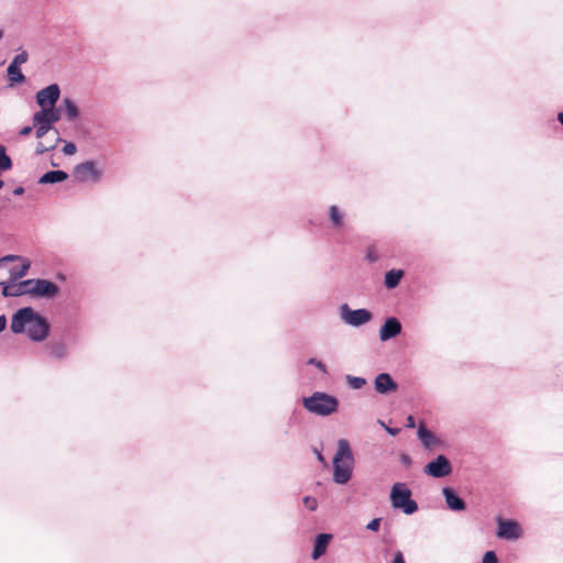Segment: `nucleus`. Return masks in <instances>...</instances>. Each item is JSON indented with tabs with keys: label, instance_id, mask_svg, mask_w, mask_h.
Listing matches in <instances>:
<instances>
[{
	"label": "nucleus",
	"instance_id": "nucleus-1",
	"mask_svg": "<svg viewBox=\"0 0 563 563\" xmlns=\"http://www.w3.org/2000/svg\"><path fill=\"white\" fill-rule=\"evenodd\" d=\"M11 330L14 333L26 331L31 340L43 341L48 335L49 324L45 318L36 313L32 308L26 307L13 314Z\"/></svg>",
	"mask_w": 563,
	"mask_h": 563
},
{
	"label": "nucleus",
	"instance_id": "nucleus-2",
	"mask_svg": "<svg viewBox=\"0 0 563 563\" xmlns=\"http://www.w3.org/2000/svg\"><path fill=\"white\" fill-rule=\"evenodd\" d=\"M353 454L346 439H340L338 451L333 459V479L338 484H345L350 481L353 466Z\"/></svg>",
	"mask_w": 563,
	"mask_h": 563
},
{
	"label": "nucleus",
	"instance_id": "nucleus-3",
	"mask_svg": "<svg viewBox=\"0 0 563 563\" xmlns=\"http://www.w3.org/2000/svg\"><path fill=\"white\" fill-rule=\"evenodd\" d=\"M303 407L311 413L318 416H330L338 411L339 400L336 397L316 391L309 397L302 399Z\"/></svg>",
	"mask_w": 563,
	"mask_h": 563
},
{
	"label": "nucleus",
	"instance_id": "nucleus-4",
	"mask_svg": "<svg viewBox=\"0 0 563 563\" xmlns=\"http://www.w3.org/2000/svg\"><path fill=\"white\" fill-rule=\"evenodd\" d=\"M390 500L394 508L401 509L405 514L411 515L417 511V503L411 499V492L405 484L397 483L393 486Z\"/></svg>",
	"mask_w": 563,
	"mask_h": 563
},
{
	"label": "nucleus",
	"instance_id": "nucleus-5",
	"mask_svg": "<svg viewBox=\"0 0 563 563\" xmlns=\"http://www.w3.org/2000/svg\"><path fill=\"white\" fill-rule=\"evenodd\" d=\"M341 318L347 324L360 327L372 319V313L366 309L352 310L346 303H344L341 306Z\"/></svg>",
	"mask_w": 563,
	"mask_h": 563
},
{
	"label": "nucleus",
	"instance_id": "nucleus-6",
	"mask_svg": "<svg viewBox=\"0 0 563 563\" xmlns=\"http://www.w3.org/2000/svg\"><path fill=\"white\" fill-rule=\"evenodd\" d=\"M30 295L33 297L53 298L58 292L55 283L46 279H30Z\"/></svg>",
	"mask_w": 563,
	"mask_h": 563
},
{
	"label": "nucleus",
	"instance_id": "nucleus-7",
	"mask_svg": "<svg viewBox=\"0 0 563 563\" xmlns=\"http://www.w3.org/2000/svg\"><path fill=\"white\" fill-rule=\"evenodd\" d=\"M498 523L497 537L505 540H517L522 534L520 525L515 520L496 519Z\"/></svg>",
	"mask_w": 563,
	"mask_h": 563
},
{
	"label": "nucleus",
	"instance_id": "nucleus-8",
	"mask_svg": "<svg viewBox=\"0 0 563 563\" xmlns=\"http://www.w3.org/2000/svg\"><path fill=\"white\" fill-rule=\"evenodd\" d=\"M424 473L432 477L441 478L452 473V466L446 456L439 455L424 466Z\"/></svg>",
	"mask_w": 563,
	"mask_h": 563
},
{
	"label": "nucleus",
	"instance_id": "nucleus-9",
	"mask_svg": "<svg viewBox=\"0 0 563 563\" xmlns=\"http://www.w3.org/2000/svg\"><path fill=\"white\" fill-rule=\"evenodd\" d=\"M74 175L81 183L97 181L101 176V172L92 161H87L75 167Z\"/></svg>",
	"mask_w": 563,
	"mask_h": 563
},
{
	"label": "nucleus",
	"instance_id": "nucleus-10",
	"mask_svg": "<svg viewBox=\"0 0 563 563\" xmlns=\"http://www.w3.org/2000/svg\"><path fill=\"white\" fill-rule=\"evenodd\" d=\"M59 87L53 84L36 93V102L41 108H54L59 98Z\"/></svg>",
	"mask_w": 563,
	"mask_h": 563
},
{
	"label": "nucleus",
	"instance_id": "nucleus-11",
	"mask_svg": "<svg viewBox=\"0 0 563 563\" xmlns=\"http://www.w3.org/2000/svg\"><path fill=\"white\" fill-rule=\"evenodd\" d=\"M60 112L55 108H42L33 115V124H46L52 129V124L59 121Z\"/></svg>",
	"mask_w": 563,
	"mask_h": 563
},
{
	"label": "nucleus",
	"instance_id": "nucleus-12",
	"mask_svg": "<svg viewBox=\"0 0 563 563\" xmlns=\"http://www.w3.org/2000/svg\"><path fill=\"white\" fill-rule=\"evenodd\" d=\"M401 332V323L396 318H389L385 321L379 330L382 341H387L395 338Z\"/></svg>",
	"mask_w": 563,
	"mask_h": 563
},
{
	"label": "nucleus",
	"instance_id": "nucleus-13",
	"mask_svg": "<svg viewBox=\"0 0 563 563\" xmlns=\"http://www.w3.org/2000/svg\"><path fill=\"white\" fill-rule=\"evenodd\" d=\"M30 279L20 283H12L3 285L2 294L5 297H16L22 295H30Z\"/></svg>",
	"mask_w": 563,
	"mask_h": 563
},
{
	"label": "nucleus",
	"instance_id": "nucleus-14",
	"mask_svg": "<svg viewBox=\"0 0 563 563\" xmlns=\"http://www.w3.org/2000/svg\"><path fill=\"white\" fill-rule=\"evenodd\" d=\"M375 389L379 394H387L397 390V384L387 373H382L375 378Z\"/></svg>",
	"mask_w": 563,
	"mask_h": 563
},
{
	"label": "nucleus",
	"instance_id": "nucleus-15",
	"mask_svg": "<svg viewBox=\"0 0 563 563\" xmlns=\"http://www.w3.org/2000/svg\"><path fill=\"white\" fill-rule=\"evenodd\" d=\"M442 493L450 509L454 511H462L466 508L464 500L461 499L452 488L444 487Z\"/></svg>",
	"mask_w": 563,
	"mask_h": 563
},
{
	"label": "nucleus",
	"instance_id": "nucleus-16",
	"mask_svg": "<svg viewBox=\"0 0 563 563\" xmlns=\"http://www.w3.org/2000/svg\"><path fill=\"white\" fill-rule=\"evenodd\" d=\"M331 539H332V536L327 534V533H321L317 537L314 548L312 551L313 560L319 559L320 556H322L325 553L328 544Z\"/></svg>",
	"mask_w": 563,
	"mask_h": 563
},
{
	"label": "nucleus",
	"instance_id": "nucleus-17",
	"mask_svg": "<svg viewBox=\"0 0 563 563\" xmlns=\"http://www.w3.org/2000/svg\"><path fill=\"white\" fill-rule=\"evenodd\" d=\"M68 178V175L63 170H51L45 173L38 180L40 184H55L64 181Z\"/></svg>",
	"mask_w": 563,
	"mask_h": 563
},
{
	"label": "nucleus",
	"instance_id": "nucleus-18",
	"mask_svg": "<svg viewBox=\"0 0 563 563\" xmlns=\"http://www.w3.org/2000/svg\"><path fill=\"white\" fill-rule=\"evenodd\" d=\"M404 276V272L401 269H391L385 275V286L388 289H393L398 286L401 278Z\"/></svg>",
	"mask_w": 563,
	"mask_h": 563
},
{
	"label": "nucleus",
	"instance_id": "nucleus-19",
	"mask_svg": "<svg viewBox=\"0 0 563 563\" xmlns=\"http://www.w3.org/2000/svg\"><path fill=\"white\" fill-rule=\"evenodd\" d=\"M418 437L419 439L421 440V442L423 443V445L426 448H431L435 444L437 440H435V437L433 435V433L431 431H429L423 423H421L419 426V429H418Z\"/></svg>",
	"mask_w": 563,
	"mask_h": 563
},
{
	"label": "nucleus",
	"instance_id": "nucleus-20",
	"mask_svg": "<svg viewBox=\"0 0 563 563\" xmlns=\"http://www.w3.org/2000/svg\"><path fill=\"white\" fill-rule=\"evenodd\" d=\"M7 74H8V79H9L10 86H14L16 84L24 82V80H25V77L22 74L20 67L9 65V67L7 69Z\"/></svg>",
	"mask_w": 563,
	"mask_h": 563
},
{
	"label": "nucleus",
	"instance_id": "nucleus-21",
	"mask_svg": "<svg viewBox=\"0 0 563 563\" xmlns=\"http://www.w3.org/2000/svg\"><path fill=\"white\" fill-rule=\"evenodd\" d=\"M48 353L52 357L63 358L67 354V347L64 343L57 342L48 345Z\"/></svg>",
	"mask_w": 563,
	"mask_h": 563
},
{
	"label": "nucleus",
	"instance_id": "nucleus-22",
	"mask_svg": "<svg viewBox=\"0 0 563 563\" xmlns=\"http://www.w3.org/2000/svg\"><path fill=\"white\" fill-rule=\"evenodd\" d=\"M65 113L68 120L73 121L79 115L76 103L70 99H64Z\"/></svg>",
	"mask_w": 563,
	"mask_h": 563
},
{
	"label": "nucleus",
	"instance_id": "nucleus-23",
	"mask_svg": "<svg viewBox=\"0 0 563 563\" xmlns=\"http://www.w3.org/2000/svg\"><path fill=\"white\" fill-rule=\"evenodd\" d=\"M12 159L7 155L4 145L0 144V173L12 168Z\"/></svg>",
	"mask_w": 563,
	"mask_h": 563
},
{
	"label": "nucleus",
	"instance_id": "nucleus-24",
	"mask_svg": "<svg viewBox=\"0 0 563 563\" xmlns=\"http://www.w3.org/2000/svg\"><path fill=\"white\" fill-rule=\"evenodd\" d=\"M330 220L335 228H340L343 224V216L336 206L330 207Z\"/></svg>",
	"mask_w": 563,
	"mask_h": 563
},
{
	"label": "nucleus",
	"instance_id": "nucleus-25",
	"mask_svg": "<svg viewBox=\"0 0 563 563\" xmlns=\"http://www.w3.org/2000/svg\"><path fill=\"white\" fill-rule=\"evenodd\" d=\"M346 380H347L350 387L354 388V389H360L366 384V380L364 378L354 377V376H350V375L346 376Z\"/></svg>",
	"mask_w": 563,
	"mask_h": 563
},
{
	"label": "nucleus",
	"instance_id": "nucleus-26",
	"mask_svg": "<svg viewBox=\"0 0 563 563\" xmlns=\"http://www.w3.org/2000/svg\"><path fill=\"white\" fill-rule=\"evenodd\" d=\"M29 59V54L25 51H22L20 54H18L13 60L10 63V65L20 67L22 64L26 63Z\"/></svg>",
	"mask_w": 563,
	"mask_h": 563
},
{
	"label": "nucleus",
	"instance_id": "nucleus-27",
	"mask_svg": "<svg viewBox=\"0 0 563 563\" xmlns=\"http://www.w3.org/2000/svg\"><path fill=\"white\" fill-rule=\"evenodd\" d=\"M34 126L36 128L35 136L37 139H42L51 130V128L47 126L44 123H42V124H34Z\"/></svg>",
	"mask_w": 563,
	"mask_h": 563
},
{
	"label": "nucleus",
	"instance_id": "nucleus-28",
	"mask_svg": "<svg viewBox=\"0 0 563 563\" xmlns=\"http://www.w3.org/2000/svg\"><path fill=\"white\" fill-rule=\"evenodd\" d=\"M303 505H305L309 510L313 511V510H316V509H317V507H318V501H317V499H316V498L307 496V497H305V498H303Z\"/></svg>",
	"mask_w": 563,
	"mask_h": 563
},
{
	"label": "nucleus",
	"instance_id": "nucleus-29",
	"mask_svg": "<svg viewBox=\"0 0 563 563\" xmlns=\"http://www.w3.org/2000/svg\"><path fill=\"white\" fill-rule=\"evenodd\" d=\"M482 563H498L497 555L493 551H488L484 554Z\"/></svg>",
	"mask_w": 563,
	"mask_h": 563
},
{
	"label": "nucleus",
	"instance_id": "nucleus-30",
	"mask_svg": "<svg viewBox=\"0 0 563 563\" xmlns=\"http://www.w3.org/2000/svg\"><path fill=\"white\" fill-rule=\"evenodd\" d=\"M76 145L74 143H66L63 147V152L66 155H74L76 153Z\"/></svg>",
	"mask_w": 563,
	"mask_h": 563
},
{
	"label": "nucleus",
	"instance_id": "nucleus-31",
	"mask_svg": "<svg viewBox=\"0 0 563 563\" xmlns=\"http://www.w3.org/2000/svg\"><path fill=\"white\" fill-rule=\"evenodd\" d=\"M54 147H55V144H52L49 146H45L43 142H38L37 146H36V153L37 154H43V153H45V152H47V151H49V150H52Z\"/></svg>",
	"mask_w": 563,
	"mask_h": 563
},
{
	"label": "nucleus",
	"instance_id": "nucleus-32",
	"mask_svg": "<svg viewBox=\"0 0 563 563\" xmlns=\"http://www.w3.org/2000/svg\"><path fill=\"white\" fill-rule=\"evenodd\" d=\"M379 527H380V518H375V519H373V520H372V521L366 526V528H367L368 530H372V531H378Z\"/></svg>",
	"mask_w": 563,
	"mask_h": 563
},
{
	"label": "nucleus",
	"instance_id": "nucleus-33",
	"mask_svg": "<svg viewBox=\"0 0 563 563\" xmlns=\"http://www.w3.org/2000/svg\"><path fill=\"white\" fill-rule=\"evenodd\" d=\"M308 364H311V365H314L316 367H318L320 371H322L323 373H327V368H325V365L321 362V361H318L316 358H310L308 361Z\"/></svg>",
	"mask_w": 563,
	"mask_h": 563
},
{
	"label": "nucleus",
	"instance_id": "nucleus-34",
	"mask_svg": "<svg viewBox=\"0 0 563 563\" xmlns=\"http://www.w3.org/2000/svg\"><path fill=\"white\" fill-rule=\"evenodd\" d=\"M391 563H406L405 559H404V555H402V553L400 551L395 553L394 560H393Z\"/></svg>",
	"mask_w": 563,
	"mask_h": 563
},
{
	"label": "nucleus",
	"instance_id": "nucleus-35",
	"mask_svg": "<svg viewBox=\"0 0 563 563\" xmlns=\"http://www.w3.org/2000/svg\"><path fill=\"white\" fill-rule=\"evenodd\" d=\"M406 427L407 428H415L416 427V422H415V418L412 416H408L407 417V423H406Z\"/></svg>",
	"mask_w": 563,
	"mask_h": 563
},
{
	"label": "nucleus",
	"instance_id": "nucleus-36",
	"mask_svg": "<svg viewBox=\"0 0 563 563\" xmlns=\"http://www.w3.org/2000/svg\"><path fill=\"white\" fill-rule=\"evenodd\" d=\"M32 132V126H24L20 131L21 136H27Z\"/></svg>",
	"mask_w": 563,
	"mask_h": 563
},
{
	"label": "nucleus",
	"instance_id": "nucleus-37",
	"mask_svg": "<svg viewBox=\"0 0 563 563\" xmlns=\"http://www.w3.org/2000/svg\"><path fill=\"white\" fill-rule=\"evenodd\" d=\"M382 424L385 427L386 431H387L389 434H391V435H396V434H398V433H399V431H400V429H398V428H389V427H386L384 423H382Z\"/></svg>",
	"mask_w": 563,
	"mask_h": 563
},
{
	"label": "nucleus",
	"instance_id": "nucleus-38",
	"mask_svg": "<svg viewBox=\"0 0 563 563\" xmlns=\"http://www.w3.org/2000/svg\"><path fill=\"white\" fill-rule=\"evenodd\" d=\"M7 325V319L4 316H0V332H2L5 329Z\"/></svg>",
	"mask_w": 563,
	"mask_h": 563
},
{
	"label": "nucleus",
	"instance_id": "nucleus-39",
	"mask_svg": "<svg viewBox=\"0 0 563 563\" xmlns=\"http://www.w3.org/2000/svg\"><path fill=\"white\" fill-rule=\"evenodd\" d=\"M23 192H24V188H23V187H18V188H15V189L13 190V194H14L15 196H20V195H22Z\"/></svg>",
	"mask_w": 563,
	"mask_h": 563
},
{
	"label": "nucleus",
	"instance_id": "nucleus-40",
	"mask_svg": "<svg viewBox=\"0 0 563 563\" xmlns=\"http://www.w3.org/2000/svg\"><path fill=\"white\" fill-rule=\"evenodd\" d=\"M558 119L563 124V112L559 113Z\"/></svg>",
	"mask_w": 563,
	"mask_h": 563
},
{
	"label": "nucleus",
	"instance_id": "nucleus-41",
	"mask_svg": "<svg viewBox=\"0 0 563 563\" xmlns=\"http://www.w3.org/2000/svg\"><path fill=\"white\" fill-rule=\"evenodd\" d=\"M368 257H369V261H374L375 258L374 257V254H368Z\"/></svg>",
	"mask_w": 563,
	"mask_h": 563
},
{
	"label": "nucleus",
	"instance_id": "nucleus-42",
	"mask_svg": "<svg viewBox=\"0 0 563 563\" xmlns=\"http://www.w3.org/2000/svg\"><path fill=\"white\" fill-rule=\"evenodd\" d=\"M368 257H369V261H374L375 258L374 257V254H368Z\"/></svg>",
	"mask_w": 563,
	"mask_h": 563
},
{
	"label": "nucleus",
	"instance_id": "nucleus-43",
	"mask_svg": "<svg viewBox=\"0 0 563 563\" xmlns=\"http://www.w3.org/2000/svg\"><path fill=\"white\" fill-rule=\"evenodd\" d=\"M368 257H369V261H374L375 258L374 257V254H368Z\"/></svg>",
	"mask_w": 563,
	"mask_h": 563
},
{
	"label": "nucleus",
	"instance_id": "nucleus-44",
	"mask_svg": "<svg viewBox=\"0 0 563 563\" xmlns=\"http://www.w3.org/2000/svg\"><path fill=\"white\" fill-rule=\"evenodd\" d=\"M4 186L3 180L0 179V189Z\"/></svg>",
	"mask_w": 563,
	"mask_h": 563
},
{
	"label": "nucleus",
	"instance_id": "nucleus-45",
	"mask_svg": "<svg viewBox=\"0 0 563 563\" xmlns=\"http://www.w3.org/2000/svg\"><path fill=\"white\" fill-rule=\"evenodd\" d=\"M320 461H323V456L321 454L318 455Z\"/></svg>",
	"mask_w": 563,
	"mask_h": 563
},
{
	"label": "nucleus",
	"instance_id": "nucleus-46",
	"mask_svg": "<svg viewBox=\"0 0 563 563\" xmlns=\"http://www.w3.org/2000/svg\"><path fill=\"white\" fill-rule=\"evenodd\" d=\"M2 36H3V32H2V31H0V40L2 38Z\"/></svg>",
	"mask_w": 563,
	"mask_h": 563
}]
</instances>
